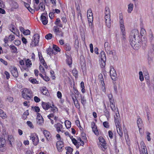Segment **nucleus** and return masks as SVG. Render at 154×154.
<instances>
[{
    "label": "nucleus",
    "instance_id": "obj_1",
    "mask_svg": "<svg viewBox=\"0 0 154 154\" xmlns=\"http://www.w3.org/2000/svg\"><path fill=\"white\" fill-rule=\"evenodd\" d=\"M119 26L123 39L126 38V33L125 32V28L124 24L123 17L122 14H119Z\"/></svg>",
    "mask_w": 154,
    "mask_h": 154
},
{
    "label": "nucleus",
    "instance_id": "obj_2",
    "mask_svg": "<svg viewBox=\"0 0 154 154\" xmlns=\"http://www.w3.org/2000/svg\"><path fill=\"white\" fill-rule=\"evenodd\" d=\"M32 92L28 89L24 88L22 92V95L23 98L28 100H30L32 97Z\"/></svg>",
    "mask_w": 154,
    "mask_h": 154
},
{
    "label": "nucleus",
    "instance_id": "obj_3",
    "mask_svg": "<svg viewBox=\"0 0 154 154\" xmlns=\"http://www.w3.org/2000/svg\"><path fill=\"white\" fill-rule=\"evenodd\" d=\"M100 64L101 67L103 68L105 66V62L106 61V56L104 51H101L100 52Z\"/></svg>",
    "mask_w": 154,
    "mask_h": 154
},
{
    "label": "nucleus",
    "instance_id": "obj_4",
    "mask_svg": "<svg viewBox=\"0 0 154 154\" xmlns=\"http://www.w3.org/2000/svg\"><path fill=\"white\" fill-rule=\"evenodd\" d=\"M130 42L132 47L134 49H137L139 48L138 41H136V39L137 38L135 37H130Z\"/></svg>",
    "mask_w": 154,
    "mask_h": 154
},
{
    "label": "nucleus",
    "instance_id": "obj_5",
    "mask_svg": "<svg viewBox=\"0 0 154 154\" xmlns=\"http://www.w3.org/2000/svg\"><path fill=\"white\" fill-rule=\"evenodd\" d=\"M30 139L32 140L33 144L35 146L38 143L39 140L38 135L35 133H31L29 136Z\"/></svg>",
    "mask_w": 154,
    "mask_h": 154
},
{
    "label": "nucleus",
    "instance_id": "obj_6",
    "mask_svg": "<svg viewBox=\"0 0 154 154\" xmlns=\"http://www.w3.org/2000/svg\"><path fill=\"white\" fill-rule=\"evenodd\" d=\"M109 99V100L110 103V106L112 110L113 111H115L116 109L115 107V105L114 101L112 94H108L107 95Z\"/></svg>",
    "mask_w": 154,
    "mask_h": 154
},
{
    "label": "nucleus",
    "instance_id": "obj_7",
    "mask_svg": "<svg viewBox=\"0 0 154 154\" xmlns=\"http://www.w3.org/2000/svg\"><path fill=\"white\" fill-rule=\"evenodd\" d=\"M32 41L30 44L32 47L37 46L38 43L39 37L38 34H35L33 37Z\"/></svg>",
    "mask_w": 154,
    "mask_h": 154
},
{
    "label": "nucleus",
    "instance_id": "obj_8",
    "mask_svg": "<svg viewBox=\"0 0 154 154\" xmlns=\"http://www.w3.org/2000/svg\"><path fill=\"white\" fill-rule=\"evenodd\" d=\"M99 140L100 142L99 144V146L103 151H104L107 148L106 142L105 141L103 138L101 137H99Z\"/></svg>",
    "mask_w": 154,
    "mask_h": 154
},
{
    "label": "nucleus",
    "instance_id": "obj_9",
    "mask_svg": "<svg viewBox=\"0 0 154 154\" xmlns=\"http://www.w3.org/2000/svg\"><path fill=\"white\" fill-rule=\"evenodd\" d=\"M53 30L56 36L60 37L63 36V33L61 30H60L59 28L57 26H54Z\"/></svg>",
    "mask_w": 154,
    "mask_h": 154
},
{
    "label": "nucleus",
    "instance_id": "obj_10",
    "mask_svg": "<svg viewBox=\"0 0 154 154\" xmlns=\"http://www.w3.org/2000/svg\"><path fill=\"white\" fill-rule=\"evenodd\" d=\"M75 94L77 95L79 97H80L81 103L84 106L86 103V100L84 95H82L77 90L75 91Z\"/></svg>",
    "mask_w": 154,
    "mask_h": 154
},
{
    "label": "nucleus",
    "instance_id": "obj_11",
    "mask_svg": "<svg viewBox=\"0 0 154 154\" xmlns=\"http://www.w3.org/2000/svg\"><path fill=\"white\" fill-rule=\"evenodd\" d=\"M99 79L100 80V82L101 84V86L103 92H105L106 91V89L105 87V85L103 81V75L101 74H100L98 76Z\"/></svg>",
    "mask_w": 154,
    "mask_h": 154
},
{
    "label": "nucleus",
    "instance_id": "obj_12",
    "mask_svg": "<svg viewBox=\"0 0 154 154\" xmlns=\"http://www.w3.org/2000/svg\"><path fill=\"white\" fill-rule=\"evenodd\" d=\"M109 72L110 76L112 79L114 81L116 80L117 79V74L115 70L113 68H110Z\"/></svg>",
    "mask_w": 154,
    "mask_h": 154
},
{
    "label": "nucleus",
    "instance_id": "obj_13",
    "mask_svg": "<svg viewBox=\"0 0 154 154\" xmlns=\"http://www.w3.org/2000/svg\"><path fill=\"white\" fill-rule=\"evenodd\" d=\"M46 16L48 17L47 13H43L41 16V20L43 24L46 25L48 23Z\"/></svg>",
    "mask_w": 154,
    "mask_h": 154
},
{
    "label": "nucleus",
    "instance_id": "obj_14",
    "mask_svg": "<svg viewBox=\"0 0 154 154\" xmlns=\"http://www.w3.org/2000/svg\"><path fill=\"white\" fill-rule=\"evenodd\" d=\"M11 71L13 76L17 78L18 76V73L17 68L14 67H11L10 68Z\"/></svg>",
    "mask_w": 154,
    "mask_h": 154
},
{
    "label": "nucleus",
    "instance_id": "obj_15",
    "mask_svg": "<svg viewBox=\"0 0 154 154\" xmlns=\"http://www.w3.org/2000/svg\"><path fill=\"white\" fill-rule=\"evenodd\" d=\"M72 97L75 107L77 109H80V105L78 100L77 99V98H78V97H76L75 96V97H74L73 96H72Z\"/></svg>",
    "mask_w": 154,
    "mask_h": 154
},
{
    "label": "nucleus",
    "instance_id": "obj_16",
    "mask_svg": "<svg viewBox=\"0 0 154 154\" xmlns=\"http://www.w3.org/2000/svg\"><path fill=\"white\" fill-rule=\"evenodd\" d=\"M110 16V15H105V17L106 25L109 28H110L111 25Z\"/></svg>",
    "mask_w": 154,
    "mask_h": 154
},
{
    "label": "nucleus",
    "instance_id": "obj_17",
    "mask_svg": "<svg viewBox=\"0 0 154 154\" xmlns=\"http://www.w3.org/2000/svg\"><path fill=\"white\" fill-rule=\"evenodd\" d=\"M37 123L39 125H41L43 123V119L39 113H37V117L36 118Z\"/></svg>",
    "mask_w": 154,
    "mask_h": 154
},
{
    "label": "nucleus",
    "instance_id": "obj_18",
    "mask_svg": "<svg viewBox=\"0 0 154 154\" xmlns=\"http://www.w3.org/2000/svg\"><path fill=\"white\" fill-rule=\"evenodd\" d=\"M131 37H135L137 39L139 38V33L138 30L134 29L132 31L130 36Z\"/></svg>",
    "mask_w": 154,
    "mask_h": 154
},
{
    "label": "nucleus",
    "instance_id": "obj_19",
    "mask_svg": "<svg viewBox=\"0 0 154 154\" xmlns=\"http://www.w3.org/2000/svg\"><path fill=\"white\" fill-rule=\"evenodd\" d=\"M93 13L92 10L90 8L87 11V16L88 19V21H91L93 20Z\"/></svg>",
    "mask_w": 154,
    "mask_h": 154
},
{
    "label": "nucleus",
    "instance_id": "obj_20",
    "mask_svg": "<svg viewBox=\"0 0 154 154\" xmlns=\"http://www.w3.org/2000/svg\"><path fill=\"white\" fill-rule=\"evenodd\" d=\"M116 127L117 131L119 135L121 137L123 136V133L122 131V128L120 126V123L116 124Z\"/></svg>",
    "mask_w": 154,
    "mask_h": 154
},
{
    "label": "nucleus",
    "instance_id": "obj_21",
    "mask_svg": "<svg viewBox=\"0 0 154 154\" xmlns=\"http://www.w3.org/2000/svg\"><path fill=\"white\" fill-rule=\"evenodd\" d=\"M56 146L58 150L61 151L62 150V148L64 146L63 142L61 140H59L57 143Z\"/></svg>",
    "mask_w": 154,
    "mask_h": 154
},
{
    "label": "nucleus",
    "instance_id": "obj_22",
    "mask_svg": "<svg viewBox=\"0 0 154 154\" xmlns=\"http://www.w3.org/2000/svg\"><path fill=\"white\" fill-rule=\"evenodd\" d=\"M43 133L48 140H52L51 135L49 132L45 130L43 131Z\"/></svg>",
    "mask_w": 154,
    "mask_h": 154
},
{
    "label": "nucleus",
    "instance_id": "obj_23",
    "mask_svg": "<svg viewBox=\"0 0 154 154\" xmlns=\"http://www.w3.org/2000/svg\"><path fill=\"white\" fill-rule=\"evenodd\" d=\"M103 106L104 107V109H103L104 115L107 118V120H108L110 117V113L107 110L105 104H104Z\"/></svg>",
    "mask_w": 154,
    "mask_h": 154
},
{
    "label": "nucleus",
    "instance_id": "obj_24",
    "mask_svg": "<svg viewBox=\"0 0 154 154\" xmlns=\"http://www.w3.org/2000/svg\"><path fill=\"white\" fill-rule=\"evenodd\" d=\"M60 49L57 45H53V49L51 51L52 54H56L57 52L60 51Z\"/></svg>",
    "mask_w": 154,
    "mask_h": 154
},
{
    "label": "nucleus",
    "instance_id": "obj_25",
    "mask_svg": "<svg viewBox=\"0 0 154 154\" xmlns=\"http://www.w3.org/2000/svg\"><path fill=\"white\" fill-rule=\"evenodd\" d=\"M140 145L141 146V151L143 154H148L147 151L144 143L143 142H141Z\"/></svg>",
    "mask_w": 154,
    "mask_h": 154
},
{
    "label": "nucleus",
    "instance_id": "obj_26",
    "mask_svg": "<svg viewBox=\"0 0 154 154\" xmlns=\"http://www.w3.org/2000/svg\"><path fill=\"white\" fill-rule=\"evenodd\" d=\"M116 109L115 110V112H116V111H117L118 112V113H116V116H114V118H115V124L120 123L119 122V119L120 118V116L119 112H118V109L117 108H116Z\"/></svg>",
    "mask_w": 154,
    "mask_h": 154
},
{
    "label": "nucleus",
    "instance_id": "obj_27",
    "mask_svg": "<svg viewBox=\"0 0 154 154\" xmlns=\"http://www.w3.org/2000/svg\"><path fill=\"white\" fill-rule=\"evenodd\" d=\"M54 24L56 25V26H57L58 27L62 28L63 26V24L59 18H57L56 20L54 22Z\"/></svg>",
    "mask_w": 154,
    "mask_h": 154
},
{
    "label": "nucleus",
    "instance_id": "obj_28",
    "mask_svg": "<svg viewBox=\"0 0 154 154\" xmlns=\"http://www.w3.org/2000/svg\"><path fill=\"white\" fill-rule=\"evenodd\" d=\"M5 142V140L3 138H0V151H3V147Z\"/></svg>",
    "mask_w": 154,
    "mask_h": 154
},
{
    "label": "nucleus",
    "instance_id": "obj_29",
    "mask_svg": "<svg viewBox=\"0 0 154 154\" xmlns=\"http://www.w3.org/2000/svg\"><path fill=\"white\" fill-rule=\"evenodd\" d=\"M42 106L43 108L45 110H48L50 108L51 106L49 103H45L44 102H42Z\"/></svg>",
    "mask_w": 154,
    "mask_h": 154
},
{
    "label": "nucleus",
    "instance_id": "obj_30",
    "mask_svg": "<svg viewBox=\"0 0 154 154\" xmlns=\"http://www.w3.org/2000/svg\"><path fill=\"white\" fill-rule=\"evenodd\" d=\"M137 123L140 131V129H141L143 125L142 119L140 118H138L137 120Z\"/></svg>",
    "mask_w": 154,
    "mask_h": 154
},
{
    "label": "nucleus",
    "instance_id": "obj_31",
    "mask_svg": "<svg viewBox=\"0 0 154 154\" xmlns=\"http://www.w3.org/2000/svg\"><path fill=\"white\" fill-rule=\"evenodd\" d=\"M41 92L44 95H48L49 94V92L46 87H44L41 88L40 89Z\"/></svg>",
    "mask_w": 154,
    "mask_h": 154
},
{
    "label": "nucleus",
    "instance_id": "obj_32",
    "mask_svg": "<svg viewBox=\"0 0 154 154\" xmlns=\"http://www.w3.org/2000/svg\"><path fill=\"white\" fill-rule=\"evenodd\" d=\"M55 127L56 128L57 131L59 132L61 131V129L63 128V126L61 124L58 123L56 125Z\"/></svg>",
    "mask_w": 154,
    "mask_h": 154
},
{
    "label": "nucleus",
    "instance_id": "obj_33",
    "mask_svg": "<svg viewBox=\"0 0 154 154\" xmlns=\"http://www.w3.org/2000/svg\"><path fill=\"white\" fill-rule=\"evenodd\" d=\"M104 48L106 52H108L111 50L110 44L108 42H105L104 44Z\"/></svg>",
    "mask_w": 154,
    "mask_h": 154
},
{
    "label": "nucleus",
    "instance_id": "obj_34",
    "mask_svg": "<svg viewBox=\"0 0 154 154\" xmlns=\"http://www.w3.org/2000/svg\"><path fill=\"white\" fill-rule=\"evenodd\" d=\"M11 6L12 7V8L13 9H17L19 7V5L17 3L14 1H13L12 2Z\"/></svg>",
    "mask_w": 154,
    "mask_h": 154
},
{
    "label": "nucleus",
    "instance_id": "obj_35",
    "mask_svg": "<svg viewBox=\"0 0 154 154\" xmlns=\"http://www.w3.org/2000/svg\"><path fill=\"white\" fill-rule=\"evenodd\" d=\"M10 48L11 52L12 53H17V48L13 45H11L9 46Z\"/></svg>",
    "mask_w": 154,
    "mask_h": 154
},
{
    "label": "nucleus",
    "instance_id": "obj_36",
    "mask_svg": "<svg viewBox=\"0 0 154 154\" xmlns=\"http://www.w3.org/2000/svg\"><path fill=\"white\" fill-rule=\"evenodd\" d=\"M14 138L12 135H8V141H9L11 146H12V143L14 141Z\"/></svg>",
    "mask_w": 154,
    "mask_h": 154
},
{
    "label": "nucleus",
    "instance_id": "obj_37",
    "mask_svg": "<svg viewBox=\"0 0 154 154\" xmlns=\"http://www.w3.org/2000/svg\"><path fill=\"white\" fill-rule=\"evenodd\" d=\"M0 117L3 119H6L7 117V116L6 114L1 109H0Z\"/></svg>",
    "mask_w": 154,
    "mask_h": 154
},
{
    "label": "nucleus",
    "instance_id": "obj_38",
    "mask_svg": "<svg viewBox=\"0 0 154 154\" xmlns=\"http://www.w3.org/2000/svg\"><path fill=\"white\" fill-rule=\"evenodd\" d=\"M67 59L66 60L67 63L70 66L72 63V58L70 56H68L67 57Z\"/></svg>",
    "mask_w": 154,
    "mask_h": 154
},
{
    "label": "nucleus",
    "instance_id": "obj_39",
    "mask_svg": "<svg viewBox=\"0 0 154 154\" xmlns=\"http://www.w3.org/2000/svg\"><path fill=\"white\" fill-rule=\"evenodd\" d=\"M66 149L67 150V151L66 152V154H72L73 151L72 148L70 147H68L66 148Z\"/></svg>",
    "mask_w": 154,
    "mask_h": 154
},
{
    "label": "nucleus",
    "instance_id": "obj_40",
    "mask_svg": "<svg viewBox=\"0 0 154 154\" xmlns=\"http://www.w3.org/2000/svg\"><path fill=\"white\" fill-rule=\"evenodd\" d=\"M38 8L37 9V10H39L41 8V10L42 11L45 9V6L43 3H40L39 5Z\"/></svg>",
    "mask_w": 154,
    "mask_h": 154
},
{
    "label": "nucleus",
    "instance_id": "obj_41",
    "mask_svg": "<svg viewBox=\"0 0 154 154\" xmlns=\"http://www.w3.org/2000/svg\"><path fill=\"white\" fill-rule=\"evenodd\" d=\"M133 7L134 5L133 4L130 3L128 5V13H131L132 11L133 10Z\"/></svg>",
    "mask_w": 154,
    "mask_h": 154
},
{
    "label": "nucleus",
    "instance_id": "obj_42",
    "mask_svg": "<svg viewBox=\"0 0 154 154\" xmlns=\"http://www.w3.org/2000/svg\"><path fill=\"white\" fill-rule=\"evenodd\" d=\"M26 64L27 67H30L32 65L31 61L29 59L26 60Z\"/></svg>",
    "mask_w": 154,
    "mask_h": 154
},
{
    "label": "nucleus",
    "instance_id": "obj_43",
    "mask_svg": "<svg viewBox=\"0 0 154 154\" xmlns=\"http://www.w3.org/2000/svg\"><path fill=\"white\" fill-rule=\"evenodd\" d=\"M65 124L66 127L67 128H70L71 126V122L69 120H66L65 122Z\"/></svg>",
    "mask_w": 154,
    "mask_h": 154
},
{
    "label": "nucleus",
    "instance_id": "obj_44",
    "mask_svg": "<svg viewBox=\"0 0 154 154\" xmlns=\"http://www.w3.org/2000/svg\"><path fill=\"white\" fill-rule=\"evenodd\" d=\"M74 47L76 50H78L79 48V42L77 38L75 39V40Z\"/></svg>",
    "mask_w": 154,
    "mask_h": 154
},
{
    "label": "nucleus",
    "instance_id": "obj_45",
    "mask_svg": "<svg viewBox=\"0 0 154 154\" xmlns=\"http://www.w3.org/2000/svg\"><path fill=\"white\" fill-rule=\"evenodd\" d=\"M29 80L32 84H38L39 82L37 81L36 79L30 78L29 79Z\"/></svg>",
    "mask_w": 154,
    "mask_h": 154
},
{
    "label": "nucleus",
    "instance_id": "obj_46",
    "mask_svg": "<svg viewBox=\"0 0 154 154\" xmlns=\"http://www.w3.org/2000/svg\"><path fill=\"white\" fill-rule=\"evenodd\" d=\"M105 15H110V10L109 7H106L105 8Z\"/></svg>",
    "mask_w": 154,
    "mask_h": 154
},
{
    "label": "nucleus",
    "instance_id": "obj_47",
    "mask_svg": "<svg viewBox=\"0 0 154 154\" xmlns=\"http://www.w3.org/2000/svg\"><path fill=\"white\" fill-rule=\"evenodd\" d=\"M92 131L94 133V134L96 135H98L99 134V133L97 129V127H93V128H92Z\"/></svg>",
    "mask_w": 154,
    "mask_h": 154
},
{
    "label": "nucleus",
    "instance_id": "obj_48",
    "mask_svg": "<svg viewBox=\"0 0 154 154\" xmlns=\"http://www.w3.org/2000/svg\"><path fill=\"white\" fill-rule=\"evenodd\" d=\"M139 79L140 81L141 82L143 81L144 80V77L143 73V72L142 71H140L139 72Z\"/></svg>",
    "mask_w": 154,
    "mask_h": 154
},
{
    "label": "nucleus",
    "instance_id": "obj_49",
    "mask_svg": "<svg viewBox=\"0 0 154 154\" xmlns=\"http://www.w3.org/2000/svg\"><path fill=\"white\" fill-rule=\"evenodd\" d=\"M72 73L73 75L75 77H77L78 72L75 69H74L72 70Z\"/></svg>",
    "mask_w": 154,
    "mask_h": 154
},
{
    "label": "nucleus",
    "instance_id": "obj_50",
    "mask_svg": "<svg viewBox=\"0 0 154 154\" xmlns=\"http://www.w3.org/2000/svg\"><path fill=\"white\" fill-rule=\"evenodd\" d=\"M50 108H51V111L53 112V113L58 111V109L56 107H53L51 106Z\"/></svg>",
    "mask_w": 154,
    "mask_h": 154
},
{
    "label": "nucleus",
    "instance_id": "obj_51",
    "mask_svg": "<svg viewBox=\"0 0 154 154\" xmlns=\"http://www.w3.org/2000/svg\"><path fill=\"white\" fill-rule=\"evenodd\" d=\"M38 55L39 58L41 61V62L42 63V62L44 61L45 60L42 56L41 53L40 52H38Z\"/></svg>",
    "mask_w": 154,
    "mask_h": 154
},
{
    "label": "nucleus",
    "instance_id": "obj_52",
    "mask_svg": "<svg viewBox=\"0 0 154 154\" xmlns=\"http://www.w3.org/2000/svg\"><path fill=\"white\" fill-rule=\"evenodd\" d=\"M52 37V35L51 33H49L47 35H46L45 36V38L48 39H51Z\"/></svg>",
    "mask_w": 154,
    "mask_h": 154
},
{
    "label": "nucleus",
    "instance_id": "obj_53",
    "mask_svg": "<svg viewBox=\"0 0 154 154\" xmlns=\"http://www.w3.org/2000/svg\"><path fill=\"white\" fill-rule=\"evenodd\" d=\"M26 124L31 128H34V126L31 122L29 121H28L26 122Z\"/></svg>",
    "mask_w": 154,
    "mask_h": 154
},
{
    "label": "nucleus",
    "instance_id": "obj_54",
    "mask_svg": "<svg viewBox=\"0 0 154 154\" xmlns=\"http://www.w3.org/2000/svg\"><path fill=\"white\" fill-rule=\"evenodd\" d=\"M103 125L105 128H108L109 127V123L107 122H104L103 123Z\"/></svg>",
    "mask_w": 154,
    "mask_h": 154
},
{
    "label": "nucleus",
    "instance_id": "obj_55",
    "mask_svg": "<svg viewBox=\"0 0 154 154\" xmlns=\"http://www.w3.org/2000/svg\"><path fill=\"white\" fill-rule=\"evenodd\" d=\"M23 33L24 35H29L30 33V31L29 29L24 30L23 31Z\"/></svg>",
    "mask_w": 154,
    "mask_h": 154
},
{
    "label": "nucleus",
    "instance_id": "obj_56",
    "mask_svg": "<svg viewBox=\"0 0 154 154\" xmlns=\"http://www.w3.org/2000/svg\"><path fill=\"white\" fill-rule=\"evenodd\" d=\"M39 69L40 71L42 73H45V69L43 66L41 65H40L39 67Z\"/></svg>",
    "mask_w": 154,
    "mask_h": 154
},
{
    "label": "nucleus",
    "instance_id": "obj_57",
    "mask_svg": "<svg viewBox=\"0 0 154 154\" xmlns=\"http://www.w3.org/2000/svg\"><path fill=\"white\" fill-rule=\"evenodd\" d=\"M65 49L67 51H69L71 50V47L69 45H66L64 46Z\"/></svg>",
    "mask_w": 154,
    "mask_h": 154
},
{
    "label": "nucleus",
    "instance_id": "obj_58",
    "mask_svg": "<svg viewBox=\"0 0 154 154\" xmlns=\"http://www.w3.org/2000/svg\"><path fill=\"white\" fill-rule=\"evenodd\" d=\"M146 138L148 141H150L151 140L150 138V133L149 132H147L146 133Z\"/></svg>",
    "mask_w": 154,
    "mask_h": 154
},
{
    "label": "nucleus",
    "instance_id": "obj_59",
    "mask_svg": "<svg viewBox=\"0 0 154 154\" xmlns=\"http://www.w3.org/2000/svg\"><path fill=\"white\" fill-rule=\"evenodd\" d=\"M21 43V41L19 40H16L14 41V43L16 45H20Z\"/></svg>",
    "mask_w": 154,
    "mask_h": 154
},
{
    "label": "nucleus",
    "instance_id": "obj_60",
    "mask_svg": "<svg viewBox=\"0 0 154 154\" xmlns=\"http://www.w3.org/2000/svg\"><path fill=\"white\" fill-rule=\"evenodd\" d=\"M108 135L110 139H112L113 138V134L111 131H108Z\"/></svg>",
    "mask_w": 154,
    "mask_h": 154
},
{
    "label": "nucleus",
    "instance_id": "obj_61",
    "mask_svg": "<svg viewBox=\"0 0 154 154\" xmlns=\"http://www.w3.org/2000/svg\"><path fill=\"white\" fill-rule=\"evenodd\" d=\"M77 15H78V18H79V16H80L81 20H82V14L81 11V10H79L78 11Z\"/></svg>",
    "mask_w": 154,
    "mask_h": 154
},
{
    "label": "nucleus",
    "instance_id": "obj_62",
    "mask_svg": "<svg viewBox=\"0 0 154 154\" xmlns=\"http://www.w3.org/2000/svg\"><path fill=\"white\" fill-rule=\"evenodd\" d=\"M0 61L4 65L6 66L8 65V63L7 61L2 58L0 59Z\"/></svg>",
    "mask_w": 154,
    "mask_h": 154
},
{
    "label": "nucleus",
    "instance_id": "obj_63",
    "mask_svg": "<svg viewBox=\"0 0 154 154\" xmlns=\"http://www.w3.org/2000/svg\"><path fill=\"white\" fill-rule=\"evenodd\" d=\"M57 96L59 99H61L62 97V94L61 92L58 91L57 93Z\"/></svg>",
    "mask_w": 154,
    "mask_h": 154
},
{
    "label": "nucleus",
    "instance_id": "obj_64",
    "mask_svg": "<svg viewBox=\"0 0 154 154\" xmlns=\"http://www.w3.org/2000/svg\"><path fill=\"white\" fill-rule=\"evenodd\" d=\"M13 33L18 36H19L20 35L19 31L17 29H16V30L14 31Z\"/></svg>",
    "mask_w": 154,
    "mask_h": 154
}]
</instances>
